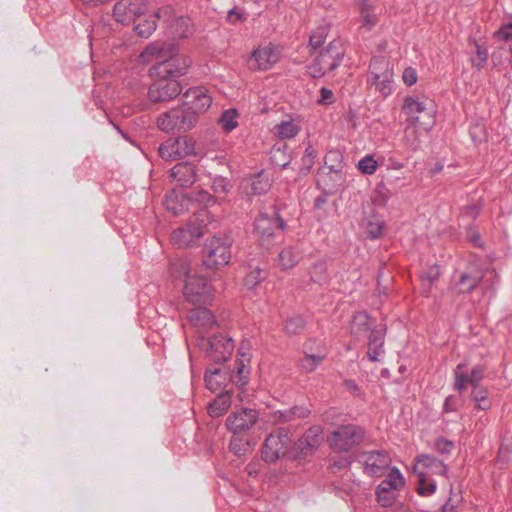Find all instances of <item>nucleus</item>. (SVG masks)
<instances>
[{
	"instance_id": "obj_39",
	"label": "nucleus",
	"mask_w": 512,
	"mask_h": 512,
	"mask_svg": "<svg viewBox=\"0 0 512 512\" xmlns=\"http://www.w3.org/2000/svg\"><path fill=\"white\" fill-rule=\"evenodd\" d=\"M392 79L393 74L391 71H386L379 79L370 78L371 84L376 87V90L381 93L382 96L387 97L392 93Z\"/></svg>"
},
{
	"instance_id": "obj_62",
	"label": "nucleus",
	"mask_w": 512,
	"mask_h": 512,
	"mask_svg": "<svg viewBox=\"0 0 512 512\" xmlns=\"http://www.w3.org/2000/svg\"><path fill=\"white\" fill-rule=\"evenodd\" d=\"M456 408H457V401H456V399L453 396H448L445 399V402H444V405H443V410L445 412H452V411H455Z\"/></svg>"
},
{
	"instance_id": "obj_14",
	"label": "nucleus",
	"mask_w": 512,
	"mask_h": 512,
	"mask_svg": "<svg viewBox=\"0 0 512 512\" xmlns=\"http://www.w3.org/2000/svg\"><path fill=\"white\" fill-rule=\"evenodd\" d=\"M184 295L189 302L201 304L208 302L212 298L213 290L204 277L189 275L187 272Z\"/></svg>"
},
{
	"instance_id": "obj_58",
	"label": "nucleus",
	"mask_w": 512,
	"mask_h": 512,
	"mask_svg": "<svg viewBox=\"0 0 512 512\" xmlns=\"http://www.w3.org/2000/svg\"><path fill=\"white\" fill-rule=\"evenodd\" d=\"M436 450L441 454H449L454 445L451 441L445 439H438L435 443Z\"/></svg>"
},
{
	"instance_id": "obj_41",
	"label": "nucleus",
	"mask_w": 512,
	"mask_h": 512,
	"mask_svg": "<svg viewBox=\"0 0 512 512\" xmlns=\"http://www.w3.org/2000/svg\"><path fill=\"white\" fill-rule=\"evenodd\" d=\"M396 491L397 489L393 487H387L384 485V483L381 482L376 491L379 504L382 507L391 506L396 498Z\"/></svg>"
},
{
	"instance_id": "obj_4",
	"label": "nucleus",
	"mask_w": 512,
	"mask_h": 512,
	"mask_svg": "<svg viewBox=\"0 0 512 512\" xmlns=\"http://www.w3.org/2000/svg\"><path fill=\"white\" fill-rule=\"evenodd\" d=\"M344 49L338 40L331 41L308 66V73L313 78H320L336 69L342 62Z\"/></svg>"
},
{
	"instance_id": "obj_44",
	"label": "nucleus",
	"mask_w": 512,
	"mask_h": 512,
	"mask_svg": "<svg viewBox=\"0 0 512 512\" xmlns=\"http://www.w3.org/2000/svg\"><path fill=\"white\" fill-rule=\"evenodd\" d=\"M386 71H390L388 68V61L383 57L373 58L370 63V75L371 78L379 79L381 74Z\"/></svg>"
},
{
	"instance_id": "obj_12",
	"label": "nucleus",
	"mask_w": 512,
	"mask_h": 512,
	"mask_svg": "<svg viewBox=\"0 0 512 512\" xmlns=\"http://www.w3.org/2000/svg\"><path fill=\"white\" fill-rule=\"evenodd\" d=\"M359 462L364 473L370 477H381L390 468L391 457L383 450L363 452L359 455Z\"/></svg>"
},
{
	"instance_id": "obj_25",
	"label": "nucleus",
	"mask_w": 512,
	"mask_h": 512,
	"mask_svg": "<svg viewBox=\"0 0 512 512\" xmlns=\"http://www.w3.org/2000/svg\"><path fill=\"white\" fill-rule=\"evenodd\" d=\"M171 15V8L170 7H163L160 8L158 11H156L154 14H151L149 16H145L144 19H141L134 27L136 33L143 37L147 38L149 37L156 29V20L160 18H166L170 17Z\"/></svg>"
},
{
	"instance_id": "obj_51",
	"label": "nucleus",
	"mask_w": 512,
	"mask_h": 512,
	"mask_svg": "<svg viewBox=\"0 0 512 512\" xmlns=\"http://www.w3.org/2000/svg\"><path fill=\"white\" fill-rule=\"evenodd\" d=\"M304 325L305 321L301 316H293L286 321L285 330L289 334H297Z\"/></svg>"
},
{
	"instance_id": "obj_10",
	"label": "nucleus",
	"mask_w": 512,
	"mask_h": 512,
	"mask_svg": "<svg viewBox=\"0 0 512 512\" xmlns=\"http://www.w3.org/2000/svg\"><path fill=\"white\" fill-rule=\"evenodd\" d=\"M259 420V413L252 408L242 407L232 411L225 421L227 430L232 435H247Z\"/></svg>"
},
{
	"instance_id": "obj_33",
	"label": "nucleus",
	"mask_w": 512,
	"mask_h": 512,
	"mask_svg": "<svg viewBox=\"0 0 512 512\" xmlns=\"http://www.w3.org/2000/svg\"><path fill=\"white\" fill-rule=\"evenodd\" d=\"M231 403V396L229 392L221 394L207 406L208 414L214 418L220 417L230 408Z\"/></svg>"
},
{
	"instance_id": "obj_31",
	"label": "nucleus",
	"mask_w": 512,
	"mask_h": 512,
	"mask_svg": "<svg viewBox=\"0 0 512 512\" xmlns=\"http://www.w3.org/2000/svg\"><path fill=\"white\" fill-rule=\"evenodd\" d=\"M226 381L227 371L224 368H215L205 374L206 387L212 392L219 391L226 385Z\"/></svg>"
},
{
	"instance_id": "obj_30",
	"label": "nucleus",
	"mask_w": 512,
	"mask_h": 512,
	"mask_svg": "<svg viewBox=\"0 0 512 512\" xmlns=\"http://www.w3.org/2000/svg\"><path fill=\"white\" fill-rule=\"evenodd\" d=\"M299 131V124L292 119L281 121L272 129L274 136L280 140H288L294 138L299 133Z\"/></svg>"
},
{
	"instance_id": "obj_48",
	"label": "nucleus",
	"mask_w": 512,
	"mask_h": 512,
	"mask_svg": "<svg viewBox=\"0 0 512 512\" xmlns=\"http://www.w3.org/2000/svg\"><path fill=\"white\" fill-rule=\"evenodd\" d=\"M390 197V193L383 183H379L372 196V202L377 206H384Z\"/></svg>"
},
{
	"instance_id": "obj_29",
	"label": "nucleus",
	"mask_w": 512,
	"mask_h": 512,
	"mask_svg": "<svg viewBox=\"0 0 512 512\" xmlns=\"http://www.w3.org/2000/svg\"><path fill=\"white\" fill-rule=\"evenodd\" d=\"M309 415V410L302 406H294L286 410H278L271 413V419L274 424L287 423L296 419L305 418Z\"/></svg>"
},
{
	"instance_id": "obj_9",
	"label": "nucleus",
	"mask_w": 512,
	"mask_h": 512,
	"mask_svg": "<svg viewBox=\"0 0 512 512\" xmlns=\"http://www.w3.org/2000/svg\"><path fill=\"white\" fill-rule=\"evenodd\" d=\"M211 104L212 96L208 89L203 86L187 89L181 98V105L189 114L195 116L196 123L199 115L206 113Z\"/></svg>"
},
{
	"instance_id": "obj_7",
	"label": "nucleus",
	"mask_w": 512,
	"mask_h": 512,
	"mask_svg": "<svg viewBox=\"0 0 512 512\" xmlns=\"http://www.w3.org/2000/svg\"><path fill=\"white\" fill-rule=\"evenodd\" d=\"M196 124L195 116L189 114L182 105L162 113L157 119L159 129L165 133L186 132Z\"/></svg>"
},
{
	"instance_id": "obj_23",
	"label": "nucleus",
	"mask_w": 512,
	"mask_h": 512,
	"mask_svg": "<svg viewBox=\"0 0 512 512\" xmlns=\"http://www.w3.org/2000/svg\"><path fill=\"white\" fill-rule=\"evenodd\" d=\"M164 205L169 212L177 216L191 209L193 200L188 193L173 189L166 195Z\"/></svg>"
},
{
	"instance_id": "obj_54",
	"label": "nucleus",
	"mask_w": 512,
	"mask_h": 512,
	"mask_svg": "<svg viewBox=\"0 0 512 512\" xmlns=\"http://www.w3.org/2000/svg\"><path fill=\"white\" fill-rule=\"evenodd\" d=\"M327 37V27L321 26L315 29L309 38V43L313 48L319 47Z\"/></svg>"
},
{
	"instance_id": "obj_55",
	"label": "nucleus",
	"mask_w": 512,
	"mask_h": 512,
	"mask_svg": "<svg viewBox=\"0 0 512 512\" xmlns=\"http://www.w3.org/2000/svg\"><path fill=\"white\" fill-rule=\"evenodd\" d=\"M418 492L421 495H431L436 490V483L429 479V477H418Z\"/></svg>"
},
{
	"instance_id": "obj_19",
	"label": "nucleus",
	"mask_w": 512,
	"mask_h": 512,
	"mask_svg": "<svg viewBox=\"0 0 512 512\" xmlns=\"http://www.w3.org/2000/svg\"><path fill=\"white\" fill-rule=\"evenodd\" d=\"M484 367L476 365L471 370L470 374L465 371L464 364H458L454 370V388L459 392H463L467 389L468 385L473 388L481 387L480 382L484 377Z\"/></svg>"
},
{
	"instance_id": "obj_59",
	"label": "nucleus",
	"mask_w": 512,
	"mask_h": 512,
	"mask_svg": "<svg viewBox=\"0 0 512 512\" xmlns=\"http://www.w3.org/2000/svg\"><path fill=\"white\" fill-rule=\"evenodd\" d=\"M402 78L406 85L412 86L417 82V73L415 69L408 67L404 70Z\"/></svg>"
},
{
	"instance_id": "obj_56",
	"label": "nucleus",
	"mask_w": 512,
	"mask_h": 512,
	"mask_svg": "<svg viewBox=\"0 0 512 512\" xmlns=\"http://www.w3.org/2000/svg\"><path fill=\"white\" fill-rule=\"evenodd\" d=\"M270 159L274 165L285 168L288 165L287 156L280 148H272Z\"/></svg>"
},
{
	"instance_id": "obj_6",
	"label": "nucleus",
	"mask_w": 512,
	"mask_h": 512,
	"mask_svg": "<svg viewBox=\"0 0 512 512\" xmlns=\"http://www.w3.org/2000/svg\"><path fill=\"white\" fill-rule=\"evenodd\" d=\"M292 439L288 430L278 428L271 432L265 439L261 450L262 459L267 463H274L286 456Z\"/></svg>"
},
{
	"instance_id": "obj_35",
	"label": "nucleus",
	"mask_w": 512,
	"mask_h": 512,
	"mask_svg": "<svg viewBox=\"0 0 512 512\" xmlns=\"http://www.w3.org/2000/svg\"><path fill=\"white\" fill-rule=\"evenodd\" d=\"M249 376V368L244 360L237 359L235 361L234 369L230 375V381L236 386L243 387L247 384Z\"/></svg>"
},
{
	"instance_id": "obj_28",
	"label": "nucleus",
	"mask_w": 512,
	"mask_h": 512,
	"mask_svg": "<svg viewBox=\"0 0 512 512\" xmlns=\"http://www.w3.org/2000/svg\"><path fill=\"white\" fill-rule=\"evenodd\" d=\"M384 331L383 329L371 330L368 342L367 355L373 362L380 361L384 354Z\"/></svg>"
},
{
	"instance_id": "obj_57",
	"label": "nucleus",
	"mask_w": 512,
	"mask_h": 512,
	"mask_svg": "<svg viewBox=\"0 0 512 512\" xmlns=\"http://www.w3.org/2000/svg\"><path fill=\"white\" fill-rule=\"evenodd\" d=\"M212 187L216 193H226L230 188V183L224 177H216L213 180Z\"/></svg>"
},
{
	"instance_id": "obj_36",
	"label": "nucleus",
	"mask_w": 512,
	"mask_h": 512,
	"mask_svg": "<svg viewBox=\"0 0 512 512\" xmlns=\"http://www.w3.org/2000/svg\"><path fill=\"white\" fill-rule=\"evenodd\" d=\"M372 320L371 318L364 312H359L354 315L352 324H351V332L354 335H362L371 329Z\"/></svg>"
},
{
	"instance_id": "obj_11",
	"label": "nucleus",
	"mask_w": 512,
	"mask_h": 512,
	"mask_svg": "<svg viewBox=\"0 0 512 512\" xmlns=\"http://www.w3.org/2000/svg\"><path fill=\"white\" fill-rule=\"evenodd\" d=\"M160 157L165 161H176L195 152V140L189 136L169 139L160 145Z\"/></svg>"
},
{
	"instance_id": "obj_43",
	"label": "nucleus",
	"mask_w": 512,
	"mask_h": 512,
	"mask_svg": "<svg viewBox=\"0 0 512 512\" xmlns=\"http://www.w3.org/2000/svg\"><path fill=\"white\" fill-rule=\"evenodd\" d=\"M311 280L318 284H324L328 280L327 267L325 263H315L310 270Z\"/></svg>"
},
{
	"instance_id": "obj_38",
	"label": "nucleus",
	"mask_w": 512,
	"mask_h": 512,
	"mask_svg": "<svg viewBox=\"0 0 512 512\" xmlns=\"http://www.w3.org/2000/svg\"><path fill=\"white\" fill-rule=\"evenodd\" d=\"M239 114L236 109L230 108L221 114L218 123L226 133L231 132L238 126Z\"/></svg>"
},
{
	"instance_id": "obj_21",
	"label": "nucleus",
	"mask_w": 512,
	"mask_h": 512,
	"mask_svg": "<svg viewBox=\"0 0 512 512\" xmlns=\"http://www.w3.org/2000/svg\"><path fill=\"white\" fill-rule=\"evenodd\" d=\"M207 352L210 358L221 363L226 361L234 350V344L231 338L224 335H216L207 341Z\"/></svg>"
},
{
	"instance_id": "obj_1",
	"label": "nucleus",
	"mask_w": 512,
	"mask_h": 512,
	"mask_svg": "<svg viewBox=\"0 0 512 512\" xmlns=\"http://www.w3.org/2000/svg\"><path fill=\"white\" fill-rule=\"evenodd\" d=\"M144 64L155 62L150 68L153 77H165L178 80L185 75L191 65L188 56L176 51L173 44L153 42L140 54Z\"/></svg>"
},
{
	"instance_id": "obj_20",
	"label": "nucleus",
	"mask_w": 512,
	"mask_h": 512,
	"mask_svg": "<svg viewBox=\"0 0 512 512\" xmlns=\"http://www.w3.org/2000/svg\"><path fill=\"white\" fill-rule=\"evenodd\" d=\"M272 185V178L265 171L246 177L240 184L241 191L247 196H256L266 193Z\"/></svg>"
},
{
	"instance_id": "obj_32",
	"label": "nucleus",
	"mask_w": 512,
	"mask_h": 512,
	"mask_svg": "<svg viewBox=\"0 0 512 512\" xmlns=\"http://www.w3.org/2000/svg\"><path fill=\"white\" fill-rule=\"evenodd\" d=\"M301 259V253L293 246L283 248L278 254L277 263L283 270L293 268Z\"/></svg>"
},
{
	"instance_id": "obj_18",
	"label": "nucleus",
	"mask_w": 512,
	"mask_h": 512,
	"mask_svg": "<svg viewBox=\"0 0 512 512\" xmlns=\"http://www.w3.org/2000/svg\"><path fill=\"white\" fill-rule=\"evenodd\" d=\"M147 10L145 0H119L114 6V18L117 22L128 24L141 17Z\"/></svg>"
},
{
	"instance_id": "obj_52",
	"label": "nucleus",
	"mask_w": 512,
	"mask_h": 512,
	"mask_svg": "<svg viewBox=\"0 0 512 512\" xmlns=\"http://www.w3.org/2000/svg\"><path fill=\"white\" fill-rule=\"evenodd\" d=\"M476 54L471 58V62L473 67L477 69H481L487 62L488 52L485 48H482L480 45L476 44Z\"/></svg>"
},
{
	"instance_id": "obj_46",
	"label": "nucleus",
	"mask_w": 512,
	"mask_h": 512,
	"mask_svg": "<svg viewBox=\"0 0 512 512\" xmlns=\"http://www.w3.org/2000/svg\"><path fill=\"white\" fill-rule=\"evenodd\" d=\"M387 487H393L397 490L404 486V478L397 468H392L385 480L382 481Z\"/></svg>"
},
{
	"instance_id": "obj_61",
	"label": "nucleus",
	"mask_w": 512,
	"mask_h": 512,
	"mask_svg": "<svg viewBox=\"0 0 512 512\" xmlns=\"http://www.w3.org/2000/svg\"><path fill=\"white\" fill-rule=\"evenodd\" d=\"M315 157V150L311 146L307 147L305 150L303 161L308 169L313 165Z\"/></svg>"
},
{
	"instance_id": "obj_64",
	"label": "nucleus",
	"mask_w": 512,
	"mask_h": 512,
	"mask_svg": "<svg viewBox=\"0 0 512 512\" xmlns=\"http://www.w3.org/2000/svg\"><path fill=\"white\" fill-rule=\"evenodd\" d=\"M506 453L512 454V437L509 439H506L500 448L501 455L504 456Z\"/></svg>"
},
{
	"instance_id": "obj_5",
	"label": "nucleus",
	"mask_w": 512,
	"mask_h": 512,
	"mask_svg": "<svg viewBox=\"0 0 512 512\" xmlns=\"http://www.w3.org/2000/svg\"><path fill=\"white\" fill-rule=\"evenodd\" d=\"M364 439V430L354 424L337 427L327 436L329 447L336 452H348Z\"/></svg>"
},
{
	"instance_id": "obj_3",
	"label": "nucleus",
	"mask_w": 512,
	"mask_h": 512,
	"mask_svg": "<svg viewBox=\"0 0 512 512\" xmlns=\"http://www.w3.org/2000/svg\"><path fill=\"white\" fill-rule=\"evenodd\" d=\"M211 223V216L206 209H200L188 221L186 226L173 231L171 241L178 248L190 246L197 239L204 235L208 225Z\"/></svg>"
},
{
	"instance_id": "obj_37",
	"label": "nucleus",
	"mask_w": 512,
	"mask_h": 512,
	"mask_svg": "<svg viewBox=\"0 0 512 512\" xmlns=\"http://www.w3.org/2000/svg\"><path fill=\"white\" fill-rule=\"evenodd\" d=\"M471 400L479 410H488L491 408V401L489 399V392L487 388L481 386L473 388L471 392Z\"/></svg>"
},
{
	"instance_id": "obj_27",
	"label": "nucleus",
	"mask_w": 512,
	"mask_h": 512,
	"mask_svg": "<svg viewBox=\"0 0 512 512\" xmlns=\"http://www.w3.org/2000/svg\"><path fill=\"white\" fill-rule=\"evenodd\" d=\"M190 323L200 331H206L215 325V319L211 311L204 307H197L189 311Z\"/></svg>"
},
{
	"instance_id": "obj_60",
	"label": "nucleus",
	"mask_w": 512,
	"mask_h": 512,
	"mask_svg": "<svg viewBox=\"0 0 512 512\" xmlns=\"http://www.w3.org/2000/svg\"><path fill=\"white\" fill-rule=\"evenodd\" d=\"M245 19V15L236 9H231L227 15L228 22L232 24H236L239 21H244Z\"/></svg>"
},
{
	"instance_id": "obj_2",
	"label": "nucleus",
	"mask_w": 512,
	"mask_h": 512,
	"mask_svg": "<svg viewBox=\"0 0 512 512\" xmlns=\"http://www.w3.org/2000/svg\"><path fill=\"white\" fill-rule=\"evenodd\" d=\"M401 109L409 126L429 131L435 124L436 110L430 100L406 96Z\"/></svg>"
},
{
	"instance_id": "obj_34",
	"label": "nucleus",
	"mask_w": 512,
	"mask_h": 512,
	"mask_svg": "<svg viewBox=\"0 0 512 512\" xmlns=\"http://www.w3.org/2000/svg\"><path fill=\"white\" fill-rule=\"evenodd\" d=\"M482 278L483 274L481 271L478 270L462 273L457 283L459 291L462 293L472 291L478 285Z\"/></svg>"
},
{
	"instance_id": "obj_17",
	"label": "nucleus",
	"mask_w": 512,
	"mask_h": 512,
	"mask_svg": "<svg viewBox=\"0 0 512 512\" xmlns=\"http://www.w3.org/2000/svg\"><path fill=\"white\" fill-rule=\"evenodd\" d=\"M323 441V429L320 426L310 427L294 444L298 458L311 456Z\"/></svg>"
},
{
	"instance_id": "obj_16",
	"label": "nucleus",
	"mask_w": 512,
	"mask_h": 512,
	"mask_svg": "<svg viewBox=\"0 0 512 512\" xmlns=\"http://www.w3.org/2000/svg\"><path fill=\"white\" fill-rule=\"evenodd\" d=\"M155 78V82L148 91L149 99L152 102H166L174 99L181 93L182 88L178 80L165 77Z\"/></svg>"
},
{
	"instance_id": "obj_40",
	"label": "nucleus",
	"mask_w": 512,
	"mask_h": 512,
	"mask_svg": "<svg viewBox=\"0 0 512 512\" xmlns=\"http://www.w3.org/2000/svg\"><path fill=\"white\" fill-rule=\"evenodd\" d=\"M246 435H233L229 448L238 456L245 455L251 451V443L245 438Z\"/></svg>"
},
{
	"instance_id": "obj_63",
	"label": "nucleus",
	"mask_w": 512,
	"mask_h": 512,
	"mask_svg": "<svg viewBox=\"0 0 512 512\" xmlns=\"http://www.w3.org/2000/svg\"><path fill=\"white\" fill-rule=\"evenodd\" d=\"M321 98L319 99L320 103L328 104L332 102L333 99V93L331 90L327 88H321Z\"/></svg>"
},
{
	"instance_id": "obj_49",
	"label": "nucleus",
	"mask_w": 512,
	"mask_h": 512,
	"mask_svg": "<svg viewBox=\"0 0 512 512\" xmlns=\"http://www.w3.org/2000/svg\"><path fill=\"white\" fill-rule=\"evenodd\" d=\"M322 360L323 356L321 355L306 354L304 358L301 360V367L306 372H312L317 368V366L321 363Z\"/></svg>"
},
{
	"instance_id": "obj_45",
	"label": "nucleus",
	"mask_w": 512,
	"mask_h": 512,
	"mask_svg": "<svg viewBox=\"0 0 512 512\" xmlns=\"http://www.w3.org/2000/svg\"><path fill=\"white\" fill-rule=\"evenodd\" d=\"M383 225H384L383 221L380 220L379 218H377V217L369 218L365 222L366 233L371 238H378L382 234Z\"/></svg>"
},
{
	"instance_id": "obj_42",
	"label": "nucleus",
	"mask_w": 512,
	"mask_h": 512,
	"mask_svg": "<svg viewBox=\"0 0 512 512\" xmlns=\"http://www.w3.org/2000/svg\"><path fill=\"white\" fill-rule=\"evenodd\" d=\"M267 271L260 268L254 267L250 270V272L244 278V285L248 289H254L261 281L266 279Z\"/></svg>"
},
{
	"instance_id": "obj_15",
	"label": "nucleus",
	"mask_w": 512,
	"mask_h": 512,
	"mask_svg": "<svg viewBox=\"0 0 512 512\" xmlns=\"http://www.w3.org/2000/svg\"><path fill=\"white\" fill-rule=\"evenodd\" d=\"M280 59L279 51L271 44L259 46L247 59V67L251 71L269 70Z\"/></svg>"
},
{
	"instance_id": "obj_8",
	"label": "nucleus",
	"mask_w": 512,
	"mask_h": 512,
	"mask_svg": "<svg viewBox=\"0 0 512 512\" xmlns=\"http://www.w3.org/2000/svg\"><path fill=\"white\" fill-rule=\"evenodd\" d=\"M254 226L259 245L269 249L278 237V233L284 229L285 224L277 215L260 214L255 220Z\"/></svg>"
},
{
	"instance_id": "obj_53",
	"label": "nucleus",
	"mask_w": 512,
	"mask_h": 512,
	"mask_svg": "<svg viewBox=\"0 0 512 512\" xmlns=\"http://www.w3.org/2000/svg\"><path fill=\"white\" fill-rule=\"evenodd\" d=\"M358 168L362 173L371 175L377 169V161L372 156H365L358 162Z\"/></svg>"
},
{
	"instance_id": "obj_47",
	"label": "nucleus",
	"mask_w": 512,
	"mask_h": 512,
	"mask_svg": "<svg viewBox=\"0 0 512 512\" xmlns=\"http://www.w3.org/2000/svg\"><path fill=\"white\" fill-rule=\"evenodd\" d=\"M175 34L178 37H187L192 33L191 20L187 17H179L175 20Z\"/></svg>"
},
{
	"instance_id": "obj_24",
	"label": "nucleus",
	"mask_w": 512,
	"mask_h": 512,
	"mask_svg": "<svg viewBox=\"0 0 512 512\" xmlns=\"http://www.w3.org/2000/svg\"><path fill=\"white\" fill-rule=\"evenodd\" d=\"M361 28L370 31L378 22V11L374 0H357Z\"/></svg>"
},
{
	"instance_id": "obj_22",
	"label": "nucleus",
	"mask_w": 512,
	"mask_h": 512,
	"mask_svg": "<svg viewBox=\"0 0 512 512\" xmlns=\"http://www.w3.org/2000/svg\"><path fill=\"white\" fill-rule=\"evenodd\" d=\"M413 470L418 477L426 478L431 475H445L447 472L445 464L430 455L417 457Z\"/></svg>"
},
{
	"instance_id": "obj_26",
	"label": "nucleus",
	"mask_w": 512,
	"mask_h": 512,
	"mask_svg": "<svg viewBox=\"0 0 512 512\" xmlns=\"http://www.w3.org/2000/svg\"><path fill=\"white\" fill-rule=\"evenodd\" d=\"M170 176L181 186H191L196 179V169L193 165L182 162L171 169Z\"/></svg>"
},
{
	"instance_id": "obj_13",
	"label": "nucleus",
	"mask_w": 512,
	"mask_h": 512,
	"mask_svg": "<svg viewBox=\"0 0 512 512\" xmlns=\"http://www.w3.org/2000/svg\"><path fill=\"white\" fill-rule=\"evenodd\" d=\"M206 255L203 263L213 269L225 266L231 258L230 243L226 240L214 237L206 245Z\"/></svg>"
},
{
	"instance_id": "obj_50",
	"label": "nucleus",
	"mask_w": 512,
	"mask_h": 512,
	"mask_svg": "<svg viewBox=\"0 0 512 512\" xmlns=\"http://www.w3.org/2000/svg\"><path fill=\"white\" fill-rule=\"evenodd\" d=\"M188 195L193 200V207L196 206V204L207 206L214 202L212 195H210L208 192H206L204 190H199L197 192H191V193H188Z\"/></svg>"
}]
</instances>
